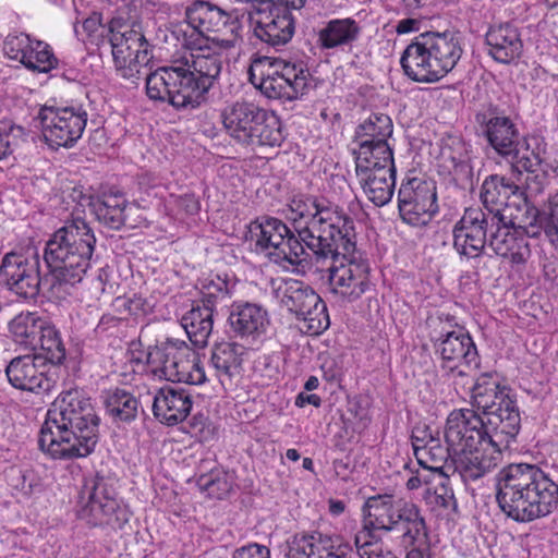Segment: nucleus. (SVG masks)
<instances>
[{
  "label": "nucleus",
  "mask_w": 558,
  "mask_h": 558,
  "mask_svg": "<svg viewBox=\"0 0 558 558\" xmlns=\"http://www.w3.org/2000/svg\"><path fill=\"white\" fill-rule=\"evenodd\" d=\"M288 218L307 248L317 257L332 259L328 286L335 299L352 303L371 290L368 265L353 257L354 220L342 207L317 196L299 194L289 203Z\"/></svg>",
  "instance_id": "f257e3e1"
},
{
  "label": "nucleus",
  "mask_w": 558,
  "mask_h": 558,
  "mask_svg": "<svg viewBox=\"0 0 558 558\" xmlns=\"http://www.w3.org/2000/svg\"><path fill=\"white\" fill-rule=\"evenodd\" d=\"M186 50L171 61L146 75V93L153 100L168 101L171 106L195 108L217 82L222 58L219 46L210 37H199L184 43Z\"/></svg>",
  "instance_id": "f03ea898"
},
{
  "label": "nucleus",
  "mask_w": 558,
  "mask_h": 558,
  "mask_svg": "<svg viewBox=\"0 0 558 558\" xmlns=\"http://www.w3.org/2000/svg\"><path fill=\"white\" fill-rule=\"evenodd\" d=\"M99 423L90 398L82 390L62 391L47 411L39 432V448L52 459L88 457L99 439Z\"/></svg>",
  "instance_id": "7ed1b4c3"
},
{
  "label": "nucleus",
  "mask_w": 558,
  "mask_h": 558,
  "mask_svg": "<svg viewBox=\"0 0 558 558\" xmlns=\"http://www.w3.org/2000/svg\"><path fill=\"white\" fill-rule=\"evenodd\" d=\"M496 500L515 522H531L551 513L558 505V485L534 464L512 463L496 476Z\"/></svg>",
  "instance_id": "20e7f679"
},
{
  "label": "nucleus",
  "mask_w": 558,
  "mask_h": 558,
  "mask_svg": "<svg viewBox=\"0 0 558 558\" xmlns=\"http://www.w3.org/2000/svg\"><path fill=\"white\" fill-rule=\"evenodd\" d=\"M96 238L88 223L77 217L58 229L46 244L45 260L60 284L81 282L90 266Z\"/></svg>",
  "instance_id": "39448f33"
},
{
  "label": "nucleus",
  "mask_w": 558,
  "mask_h": 558,
  "mask_svg": "<svg viewBox=\"0 0 558 558\" xmlns=\"http://www.w3.org/2000/svg\"><path fill=\"white\" fill-rule=\"evenodd\" d=\"M462 52L460 40L452 33L426 32L407 46L400 63L410 80L436 83L454 69Z\"/></svg>",
  "instance_id": "423d86ee"
},
{
  "label": "nucleus",
  "mask_w": 558,
  "mask_h": 558,
  "mask_svg": "<svg viewBox=\"0 0 558 558\" xmlns=\"http://www.w3.org/2000/svg\"><path fill=\"white\" fill-rule=\"evenodd\" d=\"M220 119L226 133L238 144L255 147H278L283 142L281 122L278 117L258 105L236 100L227 104Z\"/></svg>",
  "instance_id": "0eeeda50"
},
{
  "label": "nucleus",
  "mask_w": 558,
  "mask_h": 558,
  "mask_svg": "<svg viewBox=\"0 0 558 558\" xmlns=\"http://www.w3.org/2000/svg\"><path fill=\"white\" fill-rule=\"evenodd\" d=\"M471 398L472 407L497 439L519 434L521 417L517 400L508 387L500 386L497 374H481L472 388Z\"/></svg>",
  "instance_id": "6e6552de"
},
{
  "label": "nucleus",
  "mask_w": 558,
  "mask_h": 558,
  "mask_svg": "<svg viewBox=\"0 0 558 558\" xmlns=\"http://www.w3.org/2000/svg\"><path fill=\"white\" fill-rule=\"evenodd\" d=\"M250 81L266 97L294 100L307 93L312 75L303 62L260 57L250 66Z\"/></svg>",
  "instance_id": "1a4fd4ad"
},
{
  "label": "nucleus",
  "mask_w": 558,
  "mask_h": 558,
  "mask_svg": "<svg viewBox=\"0 0 558 558\" xmlns=\"http://www.w3.org/2000/svg\"><path fill=\"white\" fill-rule=\"evenodd\" d=\"M190 33L184 32V43L199 37H210V43L223 49L234 48L241 40L242 25L238 16L204 0H195L185 9Z\"/></svg>",
  "instance_id": "9d476101"
},
{
  "label": "nucleus",
  "mask_w": 558,
  "mask_h": 558,
  "mask_svg": "<svg viewBox=\"0 0 558 558\" xmlns=\"http://www.w3.org/2000/svg\"><path fill=\"white\" fill-rule=\"evenodd\" d=\"M274 298L301 323L300 329L319 335L329 327L327 308L320 296L303 281L296 279L271 280Z\"/></svg>",
  "instance_id": "9b49d317"
},
{
  "label": "nucleus",
  "mask_w": 558,
  "mask_h": 558,
  "mask_svg": "<svg viewBox=\"0 0 558 558\" xmlns=\"http://www.w3.org/2000/svg\"><path fill=\"white\" fill-rule=\"evenodd\" d=\"M250 233L256 250L284 268L299 266L306 260L305 243L278 218L256 219L250 226Z\"/></svg>",
  "instance_id": "f8f14e48"
},
{
  "label": "nucleus",
  "mask_w": 558,
  "mask_h": 558,
  "mask_svg": "<svg viewBox=\"0 0 558 558\" xmlns=\"http://www.w3.org/2000/svg\"><path fill=\"white\" fill-rule=\"evenodd\" d=\"M81 500L84 504L80 517L92 526L122 529L130 520L126 505L118 498L113 483L104 476H95L85 482Z\"/></svg>",
  "instance_id": "ddd939ff"
},
{
  "label": "nucleus",
  "mask_w": 558,
  "mask_h": 558,
  "mask_svg": "<svg viewBox=\"0 0 558 558\" xmlns=\"http://www.w3.org/2000/svg\"><path fill=\"white\" fill-rule=\"evenodd\" d=\"M523 208H517V218L520 223L495 221V231L488 239V246L496 255L509 259L513 265H523L531 256V250L525 234H536L539 213L536 207L530 206L522 199Z\"/></svg>",
  "instance_id": "4468645a"
},
{
  "label": "nucleus",
  "mask_w": 558,
  "mask_h": 558,
  "mask_svg": "<svg viewBox=\"0 0 558 558\" xmlns=\"http://www.w3.org/2000/svg\"><path fill=\"white\" fill-rule=\"evenodd\" d=\"M109 31V41L118 74L132 83H136L142 69L151 59L148 41L140 28L126 23L112 21Z\"/></svg>",
  "instance_id": "2eb2a0df"
},
{
  "label": "nucleus",
  "mask_w": 558,
  "mask_h": 558,
  "mask_svg": "<svg viewBox=\"0 0 558 558\" xmlns=\"http://www.w3.org/2000/svg\"><path fill=\"white\" fill-rule=\"evenodd\" d=\"M41 133L51 148L73 147L87 125L88 113L82 105H44L37 114Z\"/></svg>",
  "instance_id": "dca6fc26"
},
{
  "label": "nucleus",
  "mask_w": 558,
  "mask_h": 558,
  "mask_svg": "<svg viewBox=\"0 0 558 558\" xmlns=\"http://www.w3.org/2000/svg\"><path fill=\"white\" fill-rule=\"evenodd\" d=\"M40 257L35 246L14 248L2 256L0 284L14 294L33 299L40 287Z\"/></svg>",
  "instance_id": "f3484780"
},
{
  "label": "nucleus",
  "mask_w": 558,
  "mask_h": 558,
  "mask_svg": "<svg viewBox=\"0 0 558 558\" xmlns=\"http://www.w3.org/2000/svg\"><path fill=\"white\" fill-rule=\"evenodd\" d=\"M432 341L435 355L440 360V367L448 375L465 376L468 373L464 368L478 367L476 347L463 328L442 329Z\"/></svg>",
  "instance_id": "a211bd4d"
},
{
  "label": "nucleus",
  "mask_w": 558,
  "mask_h": 558,
  "mask_svg": "<svg viewBox=\"0 0 558 558\" xmlns=\"http://www.w3.org/2000/svg\"><path fill=\"white\" fill-rule=\"evenodd\" d=\"M517 435L497 439L495 433L474 448L452 456V466L464 482L476 481L493 471L500 462L502 451L509 449Z\"/></svg>",
  "instance_id": "6ab92c4d"
},
{
  "label": "nucleus",
  "mask_w": 558,
  "mask_h": 558,
  "mask_svg": "<svg viewBox=\"0 0 558 558\" xmlns=\"http://www.w3.org/2000/svg\"><path fill=\"white\" fill-rule=\"evenodd\" d=\"M398 208L408 225L426 226L438 213L435 182L422 178L403 181L398 192Z\"/></svg>",
  "instance_id": "aec40b11"
},
{
  "label": "nucleus",
  "mask_w": 558,
  "mask_h": 558,
  "mask_svg": "<svg viewBox=\"0 0 558 558\" xmlns=\"http://www.w3.org/2000/svg\"><path fill=\"white\" fill-rule=\"evenodd\" d=\"M511 197L521 199L520 186L517 182L498 174L489 175L484 180L481 187V199L486 208L485 215L493 222H521L517 218V208L522 207L514 201L510 203Z\"/></svg>",
  "instance_id": "412c9836"
},
{
  "label": "nucleus",
  "mask_w": 558,
  "mask_h": 558,
  "mask_svg": "<svg viewBox=\"0 0 558 558\" xmlns=\"http://www.w3.org/2000/svg\"><path fill=\"white\" fill-rule=\"evenodd\" d=\"M444 436L454 456L485 441V438L490 437V432L485 420L474 409H458L449 413Z\"/></svg>",
  "instance_id": "4be33fe9"
},
{
  "label": "nucleus",
  "mask_w": 558,
  "mask_h": 558,
  "mask_svg": "<svg viewBox=\"0 0 558 558\" xmlns=\"http://www.w3.org/2000/svg\"><path fill=\"white\" fill-rule=\"evenodd\" d=\"M488 229H494V222L482 208H466L453 228V247L461 256L480 257L488 243Z\"/></svg>",
  "instance_id": "5701e85b"
},
{
  "label": "nucleus",
  "mask_w": 558,
  "mask_h": 558,
  "mask_svg": "<svg viewBox=\"0 0 558 558\" xmlns=\"http://www.w3.org/2000/svg\"><path fill=\"white\" fill-rule=\"evenodd\" d=\"M9 383L16 389L35 393L49 392L54 381L47 375V364L35 354L12 359L5 367Z\"/></svg>",
  "instance_id": "b1692460"
},
{
  "label": "nucleus",
  "mask_w": 558,
  "mask_h": 558,
  "mask_svg": "<svg viewBox=\"0 0 558 558\" xmlns=\"http://www.w3.org/2000/svg\"><path fill=\"white\" fill-rule=\"evenodd\" d=\"M284 558H352V551L322 533L295 534L287 541Z\"/></svg>",
  "instance_id": "393cba45"
},
{
  "label": "nucleus",
  "mask_w": 558,
  "mask_h": 558,
  "mask_svg": "<svg viewBox=\"0 0 558 558\" xmlns=\"http://www.w3.org/2000/svg\"><path fill=\"white\" fill-rule=\"evenodd\" d=\"M192 405V396L185 389L165 385L154 395L153 413L160 423L174 426L187 417Z\"/></svg>",
  "instance_id": "a878e982"
},
{
  "label": "nucleus",
  "mask_w": 558,
  "mask_h": 558,
  "mask_svg": "<svg viewBox=\"0 0 558 558\" xmlns=\"http://www.w3.org/2000/svg\"><path fill=\"white\" fill-rule=\"evenodd\" d=\"M228 322L236 336L251 340L263 337L270 324L267 310L251 302H234Z\"/></svg>",
  "instance_id": "bb28decb"
},
{
  "label": "nucleus",
  "mask_w": 558,
  "mask_h": 558,
  "mask_svg": "<svg viewBox=\"0 0 558 558\" xmlns=\"http://www.w3.org/2000/svg\"><path fill=\"white\" fill-rule=\"evenodd\" d=\"M258 11L263 15L254 28L257 38L274 47L291 40L294 34V19L290 11L267 5L258 8Z\"/></svg>",
  "instance_id": "cd10ccee"
},
{
  "label": "nucleus",
  "mask_w": 558,
  "mask_h": 558,
  "mask_svg": "<svg viewBox=\"0 0 558 558\" xmlns=\"http://www.w3.org/2000/svg\"><path fill=\"white\" fill-rule=\"evenodd\" d=\"M414 437V454L421 466L438 474L439 485L445 490L441 496L442 504L447 506V499H451V495L446 489L447 477L444 475V468L452 465V451L449 446L441 445L440 439L429 435L428 441Z\"/></svg>",
  "instance_id": "c85d7f7f"
},
{
  "label": "nucleus",
  "mask_w": 558,
  "mask_h": 558,
  "mask_svg": "<svg viewBox=\"0 0 558 558\" xmlns=\"http://www.w3.org/2000/svg\"><path fill=\"white\" fill-rule=\"evenodd\" d=\"M488 54L499 63H511L520 58L523 41L517 26L505 23L492 26L485 36Z\"/></svg>",
  "instance_id": "c756f323"
},
{
  "label": "nucleus",
  "mask_w": 558,
  "mask_h": 558,
  "mask_svg": "<svg viewBox=\"0 0 558 558\" xmlns=\"http://www.w3.org/2000/svg\"><path fill=\"white\" fill-rule=\"evenodd\" d=\"M439 167L457 182L472 179L471 150L460 137L450 136L442 142L438 157Z\"/></svg>",
  "instance_id": "7c9ffc66"
},
{
  "label": "nucleus",
  "mask_w": 558,
  "mask_h": 558,
  "mask_svg": "<svg viewBox=\"0 0 558 558\" xmlns=\"http://www.w3.org/2000/svg\"><path fill=\"white\" fill-rule=\"evenodd\" d=\"M402 498L392 495H377L368 498L365 504L364 529L371 535L372 531L390 532L396 530V519L402 504ZM372 539V536H369Z\"/></svg>",
  "instance_id": "2f4dec72"
},
{
  "label": "nucleus",
  "mask_w": 558,
  "mask_h": 558,
  "mask_svg": "<svg viewBox=\"0 0 558 558\" xmlns=\"http://www.w3.org/2000/svg\"><path fill=\"white\" fill-rule=\"evenodd\" d=\"M356 177L364 194L375 206L380 207L391 201L396 186V167L357 171Z\"/></svg>",
  "instance_id": "473e14b6"
},
{
  "label": "nucleus",
  "mask_w": 558,
  "mask_h": 558,
  "mask_svg": "<svg viewBox=\"0 0 558 558\" xmlns=\"http://www.w3.org/2000/svg\"><path fill=\"white\" fill-rule=\"evenodd\" d=\"M95 218L111 230H120L128 222V211L132 209L126 197L119 192L105 193L89 203Z\"/></svg>",
  "instance_id": "72a5a7b5"
},
{
  "label": "nucleus",
  "mask_w": 558,
  "mask_h": 558,
  "mask_svg": "<svg viewBox=\"0 0 558 558\" xmlns=\"http://www.w3.org/2000/svg\"><path fill=\"white\" fill-rule=\"evenodd\" d=\"M400 510L396 519V530L402 532V544L412 548L425 546L428 534L425 519L418 507L403 499Z\"/></svg>",
  "instance_id": "f704fd0d"
},
{
  "label": "nucleus",
  "mask_w": 558,
  "mask_h": 558,
  "mask_svg": "<svg viewBox=\"0 0 558 558\" xmlns=\"http://www.w3.org/2000/svg\"><path fill=\"white\" fill-rule=\"evenodd\" d=\"M484 134L489 145L501 157L509 156L520 142V133L514 122L506 116H496L485 124Z\"/></svg>",
  "instance_id": "c9c22d12"
},
{
  "label": "nucleus",
  "mask_w": 558,
  "mask_h": 558,
  "mask_svg": "<svg viewBox=\"0 0 558 558\" xmlns=\"http://www.w3.org/2000/svg\"><path fill=\"white\" fill-rule=\"evenodd\" d=\"M361 34L359 23L351 19H332L318 32V44L323 49H336L351 46Z\"/></svg>",
  "instance_id": "e433bc0d"
},
{
  "label": "nucleus",
  "mask_w": 558,
  "mask_h": 558,
  "mask_svg": "<svg viewBox=\"0 0 558 558\" xmlns=\"http://www.w3.org/2000/svg\"><path fill=\"white\" fill-rule=\"evenodd\" d=\"M214 310L196 303L181 318L190 341L196 347L204 348L213 332Z\"/></svg>",
  "instance_id": "4c0bfd02"
},
{
  "label": "nucleus",
  "mask_w": 558,
  "mask_h": 558,
  "mask_svg": "<svg viewBox=\"0 0 558 558\" xmlns=\"http://www.w3.org/2000/svg\"><path fill=\"white\" fill-rule=\"evenodd\" d=\"M180 352L181 342L178 341H167L149 348L146 362L153 376L171 381Z\"/></svg>",
  "instance_id": "58836bf2"
},
{
  "label": "nucleus",
  "mask_w": 558,
  "mask_h": 558,
  "mask_svg": "<svg viewBox=\"0 0 558 558\" xmlns=\"http://www.w3.org/2000/svg\"><path fill=\"white\" fill-rule=\"evenodd\" d=\"M355 154V172L375 170L377 167L388 168L396 167L393 150L389 143L383 144H356Z\"/></svg>",
  "instance_id": "ea45409f"
},
{
  "label": "nucleus",
  "mask_w": 558,
  "mask_h": 558,
  "mask_svg": "<svg viewBox=\"0 0 558 558\" xmlns=\"http://www.w3.org/2000/svg\"><path fill=\"white\" fill-rule=\"evenodd\" d=\"M46 322L47 319L36 313L22 312L9 323V330L16 343L36 349L40 330L46 326Z\"/></svg>",
  "instance_id": "a19ab883"
},
{
  "label": "nucleus",
  "mask_w": 558,
  "mask_h": 558,
  "mask_svg": "<svg viewBox=\"0 0 558 558\" xmlns=\"http://www.w3.org/2000/svg\"><path fill=\"white\" fill-rule=\"evenodd\" d=\"M240 351L241 347L231 342H222L214 347L210 363L222 385L230 381L239 373L241 366Z\"/></svg>",
  "instance_id": "79ce46f5"
},
{
  "label": "nucleus",
  "mask_w": 558,
  "mask_h": 558,
  "mask_svg": "<svg viewBox=\"0 0 558 558\" xmlns=\"http://www.w3.org/2000/svg\"><path fill=\"white\" fill-rule=\"evenodd\" d=\"M392 132L391 119L384 113H374L356 128L354 143L363 144L364 141L366 144L389 143Z\"/></svg>",
  "instance_id": "37998d69"
},
{
  "label": "nucleus",
  "mask_w": 558,
  "mask_h": 558,
  "mask_svg": "<svg viewBox=\"0 0 558 558\" xmlns=\"http://www.w3.org/2000/svg\"><path fill=\"white\" fill-rule=\"evenodd\" d=\"M105 408L114 422L130 423L137 416L140 402L131 392L116 389L107 392Z\"/></svg>",
  "instance_id": "c03bdc74"
},
{
  "label": "nucleus",
  "mask_w": 558,
  "mask_h": 558,
  "mask_svg": "<svg viewBox=\"0 0 558 558\" xmlns=\"http://www.w3.org/2000/svg\"><path fill=\"white\" fill-rule=\"evenodd\" d=\"M171 381L189 385H202L206 381V374L198 356L181 342V352Z\"/></svg>",
  "instance_id": "a18cd8bd"
},
{
  "label": "nucleus",
  "mask_w": 558,
  "mask_h": 558,
  "mask_svg": "<svg viewBox=\"0 0 558 558\" xmlns=\"http://www.w3.org/2000/svg\"><path fill=\"white\" fill-rule=\"evenodd\" d=\"M511 163L512 175L521 181L523 172L535 173L541 166V158L537 153L530 148L526 142H519L509 156H504Z\"/></svg>",
  "instance_id": "49530a36"
},
{
  "label": "nucleus",
  "mask_w": 558,
  "mask_h": 558,
  "mask_svg": "<svg viewBox=\"0 0 558 558\" xmlns=\"http://www.w3.org/2000/svg\"><path fill=\"white\" fill-rule=\"evenodd\" d=\"M201 294L199 304L215 311L218 303L230 295L229 283L219 275H208L198 282Z\"/></svg>",
  "instance_id": "de8ad7c7"
},
{
  "label": "nucleus",
  "mask_w": 558,
  "mask_h": 558,
  "mask_svg": "<svg viewBox=\"0 0 558 558\" xmlns=\"http://www.w3.org/2000/svg\"><path fill=\"white\" fill-rule=\"evenodd\" d=\"M38 347L45 352L41 356L44 361L51 364H61L65 360V347L61 339L59 330L50 323L46 322L43 330H40Z\"/></svg>",
  "instance_id": "09e8293b"
},
{
  "label": "nucleus",
  "mask_w": 558,
  "mask_h": 558,
  "mask_svg": "<svg viewBox=\"0 0 558 558\" xmlns=\"http://www.w3.org/2000/svg\"><path fill=\"white\" fill-rule=\"evenodd\" d=\"M27 57L29 58L25 59L23 65L33 71L48 73L58 65V59L53 54L51 47L41 40H32V47Z\"/></svg>",
  "instance_id": "8fccbe9b"
},
{
  "label": "nucleus",
  "mask_w": 558,
  "mask_h": 558,
  "mask_svg": "<svg viewBox=\"0 0 558 558\" xmlns=\"http://www.w3.org/2000/svg\"><path fill=\"white\" fill-rule=\"evenodd\" d=\"M355 546L360 558H397L391 551L384 550L379 542L369 539L365 531L356 533Z\"/></svg>",
  "instance_id": "3c124183"
},
{
  "label": "nucleus",
  "mask_w": 558,
  "mask_h": 558,
  "mask_svg": "<svg viewBox=\"0 0 558 558\" xmlns=\"http://www.w3.org/2000/svg\"><path fill=\"white\" fill-rule=\"evenodd\" d=\"M32 38L26 34L9 35L3 43L4 53L12 60L24 64L32 47Z\"/></svg>",
  "instance_id": "603ef678"
},
{
  "label": "nucleus",
  "mask_w": 558,
  "mask_h": 558,
  "mask_svg": "<svg viewBox=\"0 0 558 558\" xmlns=\"http://www.w3.org/2000/svg\"><path fill=\"white\" fill-rule=\"evenodd\" d=\"M24 135V129L13 123H4L0 126V160L12 154L14 140Z\"/></svg>",
  "instance_id": "864d4df0"
},
{
  "label": "nucleus",
  "mask_w": 558,
  "mask_h": 558,
  "mask_svg": "<svg viewBox=\"0 0 558 558\" xmlns=\"http://www.w3.org/2000/svg\"><path fill=\"white\" fill-rule=\"evenodd\" d=\"M548 222L546 234L551 242L558 241V192L548 196L547 199Z\"/></svg>",
  "instance_id": "5fc2aeb1"
},
{
  "label": "nucleus",
  "mask_w": 558,
  "mask_h": 558,
  "mask_svg": "<svg viewBox=\"0 0 558 558\" xmlns=\"http://www.w3.org/2000/svg\"><path fill=\"white\" fill-rule=\"evenodd\" d=\"M232 558H270V550L263 545L250 544L236 549Z\"/></svg>",
  "instance_id": "6e6d98bb"
},
{
  "label": "nucleus",
  "mask_w": 558,
  "mask_h": 558,
  "mask_svg": "<svg viewBox=\"0 0 558 558\" xmlns=\"http://www.w3.org/2000/svg\"><path fill=\"white\" fill-rule=\"evenodd\" d=\"M125 306L130 314L132 315H145L153 310V304L142 295L134 294L132 298H130Z\"/></svg>",
  "instance_id": "4d7b16f0"
},
{
  "label": "nucleus",
  "mask_w": 558,
  "mask_h": 558,
  "mask_svg": "<svg viewBox=\"0 0 558 558\" xmlns=\"http://www.w3.org/2000/svg\"><path fill=\"white\" fill-rule=\"evenodd\" d=\"M205 489L213 497L223 498L230 490L231 486L226 478L207 480L204 483Z\"/></svg>",
  "instance_id": "13d9d810"
},
{
  "label": "nucleus",
  "mask_w": 558,
  "mask_h": 558,
  "mask_svg": "<svg viewBox=\"0 0 558 558\" xmlns=\"http://www.w3.org/2000/svg\"><path fill=\"white\" fill-rule=\"evenodd\" d=\"M545 189V178L536 173H529L525 178L526 196L536 197Z\"/></svg>",
  "instance_id": "bf43d9fd"
},
{
  "label": "nucleus",
  "mask_w": 558,
  "mask_h": 558,
  "mask_svg": "<svg viewBox=\"0 0 558 558\" xmlns=\"http://www.w3.org/2000/svg\"><path fill=\"white\" fill-rule=\"evenodd\" d=\"M177 205L187 215H195L201 208L199 202L194 194H184L179 196Z\"/></svg>",
  "instance_id": "052dcab7"
},
{
  "label": "nucleus",
  "mask_w": 558,
  "mask_h": 558,
  "mask_svg": "<svg viewBox=\"0 0 558 558\" xmlns=\"http://www.w3.org/2000/svg\"><path fill=\"white\" fill-rule=\"evenodd\" d=\"M306 0H265V5L287 9L290 11L299 10L304 7Z\"/></svg>",
  "instance_id": "680f3d73"
},
{
  "label": "nucleus",
  "mask_w": 558,
  "mask_h": 558,
  "mask_svg": "<svg viewBox=\"0 0 558 558\" xmlns=\"http://www.w3.org/2000/svg\"><path fill=\"white\" fill-rule=\"evenodd\" d=\"M120 319L111 314H104L99 319L98 325L95 328V331L98 335H102L109 331L111 328H116L119 324Z\"/></svg>",
  "instance_id": "e2e57ef3"
},
{
  "label": "nucleus",
  "mask_w": 558,
  "mask_h": 558,
  "mask_svg": "<svg viewBox=\"0 0 558 558\" xmlns=\"http://www.w3.org/2000/svg\"><path fill=\"white\" fill-rule=\"evenodd\" d=\"M420 21L415 19H403L398 22L396 32L398 34H408L418 29Z\"/></svg>",
  "instance_id": "0e129e2a"
},
{
  "label": "nucleus",
  "mask_w": 558,
  "mask_h": 558,
  "mask_svg": "<svg viewBox=\"0 0 558 558\" xmlns=\"http://www.w3.org/2000/svg\"><path fill=\"white\" fill-rule=\"evenodd\" d=\"M306 403L313 404L314 407L318 408L322 403V400L320 397H318L317 395H305L303 392L300 393L296 397L295 404L298 407H304Z\"/></svg>",
  "instance_id": "69168bd1"
},
{
  "label": "nucleus",
  "mask_w": 558,
  "mask_h": 558,
  "mask_svg": "<svg viewBox=\"0 0 558 558\" xmlns=\"http://www.w3.org/2000/svg\"><path fill=\"white\" fill-rule=\"evenodd\" d=\"M100 27V17L97 14H94L89 17H87L83 22V28L86 31L89 35L96 33L98 28Z\"/></svg>",
  "instance_id": "338daca9"
},
{
  "label": "nucleus",
  "mask_w": 558,
  "mask_h": 558,
  "mask_svg": "<svg viewBox=\"0 0 558 558\" xmlns=\"http://www.w3.org/2000/svg\"><path fill=\"white\" fill-rule=\"evenodd\" d=\"M429 435H432V433L429 432L428 427H426V426H424L423 428H421V427L414 428L412 432V436H411L412 446L414 447V437L415 436H417V438L424 439L423 441H428Z\"/></svg>",
  "instance_id": "774afa93"
}]
</instances>
